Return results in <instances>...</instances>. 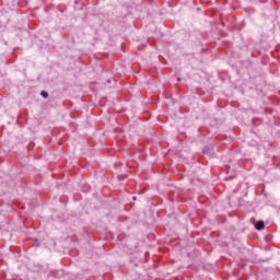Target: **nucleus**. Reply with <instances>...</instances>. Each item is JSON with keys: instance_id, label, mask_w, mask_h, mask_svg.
Instances as JSON below:
<instances>
[{"instance_id": "nucleus-1", "label": "nucleus", "mask_w": 280, "mask_h": 280, "mask_svg": "<svg viewBox=\"0 0 280 280\" xmlns=\"http://www.w3.org/2000/svg\"><path fill=\"white\" fill-rule=\"evenodd\" d=\"M264 228H265L264 221H258L255 224V229H257V231H264Z\"/></svg>"}, {"instance_id": "nucleus-2", "label": "nucleus", "mask_w": 280, "mask_h": 280, "mask_svg": "<svg viewBox=\"0 0 280 280\" xmlns=\"http://www.w3.org/2000/svg\"><path fill=\"white\" fill-rule=\"evenodd\" d=\"M42 96L43 97H49V94H47V92H42Z\"/></svg>"}, {"instance_id": "nucleus-3", "label": "nucleus", "mask_w": 280, "mask_h": 280, "mask_svg": "<svg viewBox=\"0 0 280 280\" xmlns=\"http://www.w3.org/2000/svg\"><path fill=\"white\" fill-rule=\"evenodd\" d=\"M178 82H180V79H177Z\"/></svg>"}]
</instances>
